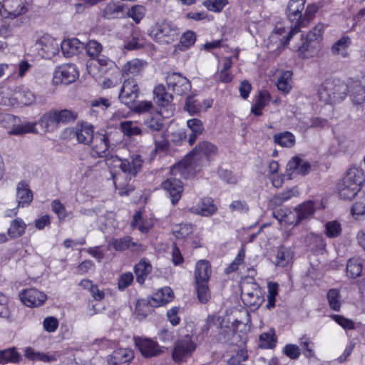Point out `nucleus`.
Here are the masks:
<instances>
[{
  "mask_svg": "<svg viewBox=\"0 0 365 365\" xmlns=\"http://www.w3.org/2000/svg\"><path fill=\"white\" fill-rule=\"evenodd\" d=\"M241 298L245 305L254 309L258 308L264 300L261 291L256 284H252V290H250L243 284L242 286Z\"/></svg>",
  "mask_w": 365,
  "mask_h": 365,
  "instance_id": "nucleus-18",
  "label": "nucleus"
},
{
  "mask_svg": "<svg viewBox=\"0 0 365 365\" xmlns=\"http://www.w3.org/2000/svg\"><path fill=\"white\" fill-rule=\"evenodd\" d=\"M35 47L39 56L50 59L58 53L59 42L50 35L46 34L36 41Z\"/></svg>",
  "mask_w": 365,
  "mask_h": 365,
  "instance_id": "nucleus-11",
  "label": "nucleus"
},
{
  "mask_svg": "<svg viewBox=\"0 0 365 365\" xmlns=\"http://www.w3.org/2000/svg\"><path fill=\"white\" fill-rule=\"evenodd\" d=\"M26 229V224L19 218L14 220L8 229V234L11 238H16L21 236Z\"/></svg>",
  "mask_w": 365,
  "mask_h": 365,
  "instance_id": "nucleus-46",
  "label": "nucleus"
},
{
  "mask_svg": "<svg viewBox=\"0 0 365 365\" xmlns=\"http://www.w3.org/2000/svg\"><path fill=\"white\" fill-rule=\"evenodd\" d=\"M146 9L142 5H134L128 11L127 16L131 18L136 24H139L143 19Z\"/></svg>",
  "mask_w": 365,
  "mask_h": 365,
  "instance_id": "nucleus-50",
  "label": "nucleus"
},
{
  "mask_svg": "<svg viewBox=\"0 0 365 365\" xmlns=\"http://www.w3.org/2000/svg\"><path fill=\"white\" fill-rule=\"evenodd\" d=\"M145 38L140 31L134 30L131 38L125 43V48L128 50L138 49L143 46Z\"/></svg>",
  "mask_w": 365,
  "mask_h": 365,
  "instance_id": "nucleus-44",
  "label": "nucleus"
},
{
  "mask_svg": "<svg viewBox=\"0 0 365 365\" xmlns=\"http://www.w3.org/2000/svg\"><path fill=\"white\" fill-rule=\"evenodd\" d=\"M196 282V292L197 299L200 303H207L210 299V292L207 285L208 282Z\"/></svg>",
  "mask_w": 365,
  "mask_h": 365,
  "instance_id": "nucleus-45",
  "label": "nucleus"
},
{
  "mask_svg": "<svg viewBox=\"0 0 365 365\" xmlns=\"http://www.w3.org/2000/svg\"><path fill=\"white\" fill-rule=\"evenodd\" d=\"M339 292L337 289H330L327 293V299L330 307L334 311H339L341 307Z\"/></svg>",
  "mask_w": 365,
  "mask_h": 365,
  "instance_id": "nucleus-55",
  "label": "nucleus"
},
{
  "mask_svg": "<svg viewBox=\"0 0 365 365\" xmlns=\"http://www.w3.org/2000/svg\"><path fill=\"white\" fill-rule=\"evenodd\" d=\"M260 346L268 349L274 346L275 337L273 331L263 333L259 336Z\"/></svg>",
  "mask_w": 365,
  "mask_h": 365,
  "instance_id": "nucleus-62",
  "label": "nucleus"
},
{
  "mask_svg": "<svg viewBox=\"0 0 365 365\" xmlns=\"http://www.w3.org/2000/svg\"><path fill=\"white\" fill-rule=\"evenodd\" d=\"M302 45L297 47L299 56L302 58H310L314 56L318 51L319 43L318 41L309 38L308 36L302 39Z\"/></svg>",
  "mask_w": 365,
  "mask_h": 365,
  "instance_id": "nucleus-27",
  "label": "nucleus"
},
{
  "mask_svg": "<svg viewBox=\"0 0 365 365\" xmlns=\"http://www.w3.org/2000/svg\"><path fill=\"white\" fill-rule=\"evenodd\" d=\"M123 11V6L113 1L108 3L103 10V16L106 19H114L119 16Z\"/></svg>",
  "mask_w": 365,
  "mask_h": 365,
  "instance_id": "nucleus-40",
  "label": "nucleus"
},
{
  "mask_svg": "<svg viewBox=\"0 0 365 365\" xmlns=\"http://www.w3.org/2000/svg\"><path fill=\"white\" fill-rule=\"evenodd\" d=\"M306 0H290L288 5V16L292 21H295L297 26H301L302 23V12L304 9Z\"/></svg>",
  "mask_w": 365,
  "mask_h": 365,
  "instance_id": "nucleus-26",
  "label": "nucleus"
},
{
  "mask_svg": "<svg viewBox=\"0 0 365 365\" xmlns=\"http://www.w3.org/2000/svg\"><path fill=\"white\" fill-rule=\"evenodd\" d=\"M139 88L135 78H125L118 95L119 101L128 107H132L138 97Z\"/></svg>",
  "mask_w": 365,
  "mask_h": 365,
  "instance_id": "nucleus-9",
  "label": "nucleus"
},
{
  "mask_svg": "<svg viewBox=\"0 0 365 365\" xmlns=\"http://www.w3.org/2000/svg\"><path fill=\"white\" fill-rule=\"evenodd\" d=\"M93 126L87 122L78 123L73 128V133L79 143L89 145L94 134Z\"/></svg>",
  "mask_w": 365,
  "mask_h": 365,
  "instance_id": "nucleus-23",
  "label": "nucleus"
},
{
  "mask_svg": "<svg viewBox=\"0 0 365 365\" xmlns=\"http://www.w3.org/2000/svg\"><path fill=\"white\" fill-rule=\"evenodd\" d=\"M217 147L209 141L199 143L178 165L173 168L172 172L176 175H193L198 172L205 160L217 155Z\"/></svg>",
  "mask_w": 365,
  "mask_h": 365,
  "instance_id": "nucleus-1",
  "label": "nucleus"
},
{
  "mask_svg": "<svg viewBox=\"0 0 365 365\" xmlns=\"http://www.w3.org/2000/svg\"><path fill=\"white\" fill-rule=\"evenodd\" d=\"M28 11V5L22 0H0V14L4 17L16 18Z\"/></svg>",
  "mask_w": 365,
  "mask_h": 365,
  "instance_id": "nucleus-13",
  "label": "nucleus"
},
{
  "mask_svg": "<svg viewBox=\"0 0 365 365\" xmlns=\"http://www.w3.org/2000/svg\"><path fill=\"white\" fill-rule=\"evenodd\" d=\"M134 356V351L131 349H117L108 356L107 364L108 365H129Z\"/></svg>",
  "mask_w": 365,
  "mask_h": 365,
  "instance_id": "nucleus-19",
  "label": "nucleus"
},
{
  "mask_svg": "<svg viewBox=\"0 0 365 365\" xmlns=\"http://www.w3.org/2000/svg\"><path fill=\"white\" fill-rule=\"evenodd\" d=\"M315 208L314 202L309 200L303 202L299 206L295 207V212L297 215V220L294 222L295 225L299 224L302 221L308 219L313 215Z\"/></svg>",
  "mask_w": 365,
  "mask_h": 365,
  "instance_id": "nucleus-35",
  "label": "nucleus"
},
{
  "mask_svg": "<svg viewBox=\"0 0 365 365\" xmlns=\"http://www.w3.org/2000/svg\"><path fill=\"white\" fill-rule=\"evenodd\" d=\"M115 68H116L115 62L105 56H98L87 63L88 71L93 76H97L98 71L104 73Z\"/></svg>",
  "mask_w": 365,
  "mask_h": 365,
  "instance_id": "nucleus-17",
  "label": "nucleus"
},
{
  "mask_svg": "<svg viewBox=\"0 0 365 365\" xmlns=\"http://www.w3.org/2000/svg\"><path fill=\"white\" fill-rule=\"evenodd\" d=\"M292 73L289 71L283 72L277 79V87L279 91L287 93L292 88L291 81H292Z\"/></svg>",
  "mask_w": 365,
  "mask_h": 365,
  "instance_id": "nucleus-43",
  "label": "nucleus"
},
{
  "mask_svg": "<svg viewBox=\"0 0 365 365\" xmlns=\"http://www.w3.org/2000/svg\"><path fill=\"white\" fill-rule=\"evenodd\" d=\"M326 235L329 237H336L341 232V227L339 222L336 220L326 223Z\"/></svg>",
  "mask_w": 365,
  "mask_h": 365,
  "instance_id": "nucleus-61",
  "label": "nucleus"
},
{
  "mask_svg": "<svg viewBox=\"0 0 365 365\" xmlns=\"http://www.w3.org/2000/svg\"><path fill=\"white\" fill-rule=\"evenodd\" d=\"M299 31V26L296 24L289 31L288 36H285L286 29L284 27L276 26L274 31L269 37L270 43L274 42L277 43V48L284 47L291 38Z\"/></svg>",
  "mask_w": 365,
  "mask_h": 365,
  "instance_id": "nucleus-21",
  "label": "nucleus"
},
{
  "mask_svg": "<svg viewBox=\"0 0 365 365\" xmlns=\"http://www.w3.org/2000/svg\"><path fill=\"white\" fill-rule=\"evenodd\" d=\"M297 195H298V192L294 190V189L288 190L275 195L272 201L275 205H280L284 202L289 200L292 196H296Z\"/></svg>",
  "mask_w": 365,
  "mask_h": 365,
  "instance_id": "nucleus-58",
  "label": "nucleus"
},
{
  "mask_svg": "<svg viewBox=\"0 0 365 365\" xmlns=\"http://www.w3.org/2000/svg\"><path fill=\"white\" fill-rule=\"evenodd\" d=\"M196 346L192 336L185 335L175 342L172 351L173 360L178 364L186 361L192 355Z\"/></svg>",
  "mask_w": 365,
  "mask_h": 365,
  "instance_id": "nucleus-8",
  "label": "nucleus"
},
{
  "mask_svg": "<svg viewBox=\"0 0 365 365\" xmlns=\"http://www.w3.org/2000/svg\"><path fill=\"white\" fill-rule=\"evenodd\" d=\"M299 344L303 349V354L307 358H311L314 356V343L308 337L303 336L299 339Z\"/></svg>",
  "mask_w": 365,
  "mask_h": 365,
  "instance_id": "nucleus-54",
  "label": "nucleus"
},
{
  "mask_svg": "<svg viewBox=\"0 0 365 365\" xmlns=\"http://www.w3.org/2000/svg\"><path fill=\"white\" fill-rule=\"evenodd\" d=\"M78 73L73 64H64L58 67L53 73V83L56 84H69L73 82Z\"/></svg>",
  "mask_w": 365,
  "mask_h": 365,
  "instance_id": "nucleus-15",
  "label": "nucleus"
},
{
  "mask_svg": "<svg viewBox=\"0 0 365 365\" xmlns=\"http://www.w3.org/2000/svg\"><path fill=\"white\" fill-rule=\"evenodd\" d=\"M162 186L168 192L172 204L175 205L180 199L183 190L181 181L175 178H170L163 182Z\"/></svg>",
  "mask_w": 365,
  "mask_h": 365,
  "instance_id": "nucleus-25",
  "label": "nucleus"
},
{
  "mask_svg": "<svg viewBox=\"0 0 365 365\" xmlns=\"http://www.w3.org/2000/svg\"><path fill=\"white\" fill-rule=\"evenodd\" d=\"M225 323V322L224 319L215 314L210 315L207 320V325L208 328L216 327L219 329L218 340L223 342L228 341L230 336L234 334V329Z\"/></svg>",
  "mask_w": 365,
  "mask_h": 365,
  "instance_id": "nucleus-16",
  "label": "nucleus"
},
{
  "mask_svg": "<svg viewBox=\"0 0 365 365\" xmlns=\"http://www.w3.org/2000/svg\"><path fill=\"white\" fill-rule=\"evenodd\" d=\"M227 3V0H205L202 4L210 11L220 12Z\"/></svg>",
  "mask_w": 365,
  "mask_h": 365,
  "instance_id": "nucleus-59",
  "label": "nucleus"
},
{
  "mask_svg": "<svg viewBox=\"0 0 365 365\" xmlns=\"http://www.w3.org/2000/svg\"><path fill=\"white\" fill-rule=\"evenodd\" d=\"M11 88L0 89V108H9L12 107Z\"/></svg>",
  "mask_w": 365,
  "mask_h": 365,
  "instance_id": "nucleus-60",
  "label": "nucleus"
},
{
  "mask_svg": "<svg viewBox=\"0 0 365 365\" xmlns=\"http://www.w3.org/2000/svg\"><path fill=\"white\" fill-rule=\"evenodd\" d=\"M348 91L354 104L361 105L365 101V89L361 82L352 81L348 86Z\"/></svg>",
  "mask_w": 365,
  "mask_h": 365,
  "instance_id": "nucleus-32",
  "label": "nucleus"
},
{
  "mask_svg": "<svg viewBox=\"0 0 365 365\" xmlns=\"http://www.w3.org/2000/svg\"><path fill=\"white\" fill-rule=\"evenodd\" d=\"M192 210L202 216H210L216 212L217 207L211 198L205 197L200 201L197 207H192Z\"/></svg>",
  "mask_w": 365,
  "mask_h": 365,
  "instance_id": "nucleus-37",
  "label": "nucleus"
},
{
  "mask_svg": "<svg viewBox=\"0 0 365 365\" xmlns=\"http://www.w3.org/2000/svg\"><path fill=\"white\" fill-rule=\"evenodd\" d=\"M16 190L18 205L24 207V205H29L33 200V194L28 184L24 181H21L18 183Z\"/></svg>",
  "mask_w": 365,
  "mask_h": 365,
  "instance_id": "nucleus-31",
  "label": "nucleus"
},
{
  "mask_svg": "<svg viewBox=\"0 0 365 365\" xmlns=\"http://www.w3.org/2000/svg\"><path fill=\"white\" fill-rule=\"evenodd\" d=\"M202 106L195 99L193 96H190L186 98L184 109L190 115H196L201 110Z\"/></svg>",
  "mask_w": 365,
  "mask_h": 365,
  "instance_id": "nucleus-53",
  "label": "nucleus"
},
{
  "mask_svg": "<svg viewBox=\"0 0 365 365\" xmlns=\"http://www.w3.org/2000/svg\"><path fill=\"white\" fill-rule=\"evenodd\" d=\"M35 99L36 97L34 94L31 91L24 87H16L12 89V107L15 106H29L35 101Z\"/></svg>",
  "mask_w": 365,
  "mask_h": 365,
  "instance_id": "nucleus-22",
  "label": "nucleus"
},
{
  "mask_svg": "<svg viewBox=\"0 0 365 365\" xmlns=\"http://www.w3.org/2000/svg\"><path fill=\"white\" fill-rule=\"evenodd\" d=\"M364 181V173L361 169L351 168L339 183V195L344 200L353 199L361 189Z\"/></svg>",
  "mask_w": 365,
  "mask_h": 365,
  "instance_id": "nucleus-4",
  "label": "nucleus"
},
{
  "mask_svg": "<svg viewBox=\"0 0 365 365\" xmlns=\"http://www.w3.org/2000/svg\"><path fill=\"white\" fill-rule=\"evenodd\" d=\"M153 93L156 103L160 106H165L168 105L173 98V95L168 93L165 87L162 84H160L155 88Z\"/></svg>",
  "mask_w": 365,
  "mask_h": 365,
  "instance_id": "nucleus-38",
  "label": "nucleus"
},
{
  "mask_svg": "<svg viewBox=\"0 0 365 365\" xmlns=\"http://www.w3.org/2000/svg\"><path fill=\"white\" fill-rule=\"evenodd\" d=\"M292 251L284 246L279 247L276 255V265L279 267H286L292 258Z\"/></svg>",
  "mask_w": 365,
  "mask_h": 365,
  "instance_id": "nucleus-42",
  "label": "nucleus"
},
{
  "mask_svg": "<svg viewBox=\"0 0 365 365\" xmlns=\"http://www.w3.org/2000/svg\"><path fill=\"white\" fill-rule=\"evenodd\" d=\"M152 266L149 262L141 260L135 266L136 280L140 284H143L148 274L151 272Z\"/></svg>",
  "mask_w": 365,
  "mask_h": 365,
  "instance_id": "nucleus-39",
  "label": "nucleus"
},
{
  "mask_svg": "<svg viewBox=\"0 0 365 365\" xmlns=\"http://www.w3.org/2000/svg\"><path fill=\"white\" fill-rule=\"evenodd\" d=\"M287 171H292L296 174L304 175L311 170V165L298 156L292 158L287 165Z\"/></svg>",
  "mask_w": 365,
  "mask_h": 365,
  "instance_id": "nucleus-30",
  "label": "nucleus"
},
{
  "mask_svg": "<svg viewBox=\"0 0 365 365\" xmlns=\"http://www.w3.org/2000/svg\"><path fill=\"white\" fill-rule=\"evenodd\" d=\"M180 29L173 21L166 19H158L148 29V35L156 43L168 44L178 39Z\"/></svg>",
  "mask_w": 365,
  "mask_h": 365,
  "instance_id": "nucleus-3",
  "label": "nucleus"
},
{
  "mask_svg": "<svg viewBox=\"0 0 365 365\" xmlns=\"http://www.w3.org/2000/svg\"><path fill=\"white\" fill-rule=\"evenodd\" d=\"M226 356H229L227 359V364L228 365L240 364L242 361H245L248 358L247 351L244 348L237 346H233L232 351H227Z\"/></svg>",
  "mask_w": 365,
  "mask_h": 365,
  "instance_id": "nucleus-36",
  "label": "nucleus"
},
{
  "mask_svg": "<svg viewBox=\"0 0 365 365\" xmlns=\"http://www.w3.org/2000/svg\"><path fill=\"white\" fill-rule=\"evenodd\" d=\"M25 355L28 359L31 360H36L46 363L56 361L59 357V354L56 351L44 353L36 351L32 348H27L25 351Z\"/></svg>",
  "mask_w": 365,
  "mask_h": 365,
  "instance_id": "nucleus-29",
  "label": "nucleus"
},
{
  "mask_svg": "<svg viewBox=\"0 0 365 365\" xmlns=\"http://www.w3.org/2000/svg\"><path fill=\"white\" fill-rule=\"evenodd\" d=\"M282 352L292 360L297 359L301 354L299 346L293 344H287L284 347Z\"/></svg>",
  "mask_w": 365,
  "mask_h": 365,
  "instance_id": "nucleus-63",
  "label": "nucleus"
},
{
  "mask_svg": "<svg viewBox=\"0 0 365 365\" xmlns=\"http://www.w3.org/2000/svg\"><path fill=\"white\" fill-rule=\"evenodd\" d=\"M120 129L124 135L128 137L141 135L142 133L141 129L136 125V123L130 120L121 122L120 123Z\"/></svg>",
  "mask_w": 365,
  "mask_h": 365,
  "instance_id": "nucleus-47",
  "label": "nucleus"
},
{
  "mask_svg": "<svg viewBox=\"0 0 365 365\" xmlns=\"http://www.w3.org/2000/svg\"><path fill=\"white\" fill-rule=\"evenodd\" d=\"M362 271V265L359 259H350L346 264V274L354 278L359 276Z\"/></svg>",
  "mask_w": 365,
  "mask_h": 365,
  "instance_id": "nucleus-48",
  "label": "nucleus"
},
{
  "mask_svg": "<svg viewBox=\"0 0 365 365\" xmlns=\"http://www.w3.org/2000/svg\"><path fill=\"white\" fill-rule=\"evenodd\" d=\"M61 51L65 56L70 57L77 54L84 48V44L78 39L73 38L64 40L61 43Z\"/></svg>",
  "mask_w": 365,
  "mask_h": 365,
  "instance_id": "nucleus-34",
  "label": "nucleus"
},
{
  "mask_svg": "<svg viewBox=\"0 0 365 365\" xmlns=\"http://www.w3.org/2000/svg\"><path fill=\"white\" fill-rule=\"evenodd\" d=\"M113 246L116 250L123 251L126 249H130L136 246V244L132 241L131 237H125L115 240L113 242Z\"/></svg>",
  "mask_w": 365,
  "mask_h": 365,
  "instance_id": "nucleus-56",
  "label": "nucleus"
},
{
  "mask_svg": "<svg viewBox=\"0 0 365 365\" xmlns=\"http://www.w3.org/2000/svg\"><path fill=\"white\" fill-rule=\"evenodd\" d=\"M76 118L77 113L70 110L52 109L41 117L38 123L44 131L53 132L58 129L59 125L74 121Z\"/></svg>",
  "mask_w": 365,
  "mask_h": 365,
  "instance_id": "nucleus-5",
  "label": "nucleus"
},
{
  "mask_svg": "<svg viewBox=\"0 0 365 365\" xmlns=\"http://www.w3.org/2000/svg\"><path fill=\"white\" fill-rule=\"evenodd\" d=\"M143 163V160L138 154L133 155L129 158L122 159L120 166L122 173L113 175L114 185L120 196L128 195L134 190L135 186L130 182L140 172Z\"/></svg>",
  "mask_w": 365,
  "mask_h": 365,
  "instance_id": "nucleus-2",
  "label": "nucleus"
},
{
  "mask_svg": "<svg viewBox=\"0 0 365 365\" xmlns=\"http://www.w3.org/2000/svg\"><path fill=\"white\" fill-rule=\"evenodd\" d=\"M166 83L168 89L178 96H184L191 89L190 81L180 73H168L166 76Z\"/></svg>",
  "mask_w": 365,
  "mask_h": 365,
  "instance_id": "nucleus-12",
  "label": "nucleus"
},
{
  "mask_svg": "<svg viewBox=\"0 0 365 365\" xmlns=\"http://www.w3.org/2000/svg\"><path fill=\"white\" fill-rule=\"evenodd\" d=\"M135 345L138 346L141 354L145 358L154 357L163 352L158 344L150 339H136Z\"/></svg>",
  "mask_w": 365,
  "mask_h": 365,
  "instance_id": "nucleus-20",
  "label": "nucleus"
},
{
  "mask_svg": "<svg viewBox=\"0 0 365 365\" xmlns=\"http://www.w3.org/2000/svg\"><path fill=\"white\" fill-rule=\"evenodd\" d=\"M145 67V63L142 61L134 58L123 65L121 69L122 77L135 78H140L142 76Z\"/></svg>",
  "mask_w": 365,
  "mask_h": 365,
  "instance_id": "nucleus-24",
  "label": "nucleus"
},
{
  "mask_svg": "<svg viewBox=\"0 0 365 365\" xmlns=\"http://www.w3.org/2000/svg\"><path fill=\"white\" fill-rule=\"evenodd\" d=\"M144 123L151 131H160L163 128V119L159 114L146 119Z\"/></svg>",
  "mask_w": 365,
  "mask_h": 365,
  "instance_id": "nucleus-51",
  "label": "nucleus"
},
{
  "mask_svg": "<svg viewBox=\"0 0 365 365\" xmlns=\"http://www.w3.org/2000/svg\"><path fill=\"white\" fill-rule=\"evenodd\" d=\"M274 141L282 147L291 148L294 145L295 137L292 133L285 131L275 135Z\"/></svg>",
  "mask_w": 365,
  "mask_h": 365,
  "instance_id": "nucleus-41",
  "label": "nucleus"
},
{
  "mask_svg": "<svg viewBox=\"0 0 365 365\" xmlns=\"http://www.w3.org/2000/svg\"><path fill=\"white\" fill-rule=\"evenodd\" d=\"M351 44V38L348 36H343L332 45L331 52L334 56L343 58H348L349 56L348 48Z\"/></svg>",
  "mask_w": 365,
  "mask_h": 365,
  "instance_id": "nucleus-28",
  "label": "nucleus"
},
{
  "mask_svg": "<svg viewBox=\"0 0 365 365\" xmlns=\"http://www.w3.org/2000/svg\"><path fill=\"white\" fill-rule=\"evenodd\" d=\"M19 357V354L14 349L3 350L0 351V364L17 362Z\"/></svg>",
  "mask_w": 365,
  "mask_h": 365,
  "instance_id": "nucleus-52",
  "label": "nucleus"
},
{
  "mask_svg": "<svg viewBox=\"0 0 365 365\" xmlns=\"http://www.w3.org/2000/svg\"><path fill=\"white\" fill-rule=\"evenodd\" d=\"M347 91L348 86L340 80L327 79L319 90V97L325 103H335L344 100Z\"/></svg>",
  "mask_w": 365,
  "mask_h": 365,
  "instance_id": "nucleus-6",
  "label": "nucleus"
},
{
  "mask_svg": "<svg viewBox=\"0 0 365 365\" xmlns=\"http://www.w3.org/2000/svg\"><path fill=\"white\" fill-rule=\"evenodd\" d=\"M113 135L112 133H96L91 143V155L96 158H103L106 156V154L109 153L108 149L110 146V141Z\"/></svg>",
  "mask_w": 365,
  "mask_h": 365,
  "instance_id": "nucleus-10",
  "label": "nucleus"
},
{
  "mask_svg": "<svg viewBox=\"0 0 365 365\" xmlns=\"http://www.w3.org/2000/svg\"><path fill=\"white\" fill-rule=\"evenodd\" d=\"M21 302L29 307H37L44 304L47 297L46 295L34 288L27 289L19 293Z\"/></svg>",
  "mask_w": 365,
  "mask_h": 365,
  "instance_id": "nucleus-14",
  "label": "nucleus"
},
{
  "mask_svg": "<svg viewBox=\"0 0 365 365\" xmlns=\"http://www.w3.org/2000/svg\"><path fill=\"white\" fill-rule=\"evenodd\" d=\"M212 273L211 266L207 260H199L195 265V281L208 282Z\"/></svg>",
  "mask_w": 365,
  "mask_h": 365,
  "instance_id": "nucleus-33",
  "label": "nucleus"
},
{
  "mask_svg": "<svg viewBox=\"0 0 365 365\" xmlns=\"http://www.w3.org/2000/svg\"><path fill=\"white\" fill-rule=\"evenodd\" d=\"M131 226L134 229H138L142 233H146L149 231L151 225L149 222H145L143 220L142 213L141 212L139 211L137 212L133 216V220L131 222Z\"/></svg>",
  "mask_w": 365,
  "mask_h": 365,
  "instance_id": "nucleus-49",
  "label": "nucleus"
},
{
  "mask_svg": "<svg viewBox=\"0 0 365 365\" xmlns=\"http://www.w3.org/2000/svg\"><path fill=\"white\" fill-rule=\"evenodd\" d=\"M173 298V292L170 287L162 288L152 295L148 303L138 304L136 307V313L142 317H145L148 313L143 312L142 308H145L146 312H150L151 307L163 306L170 302Z\"/></svg>",
  "mask_w": 365,
  "mask_h": 365,
  "instance_id": "nucleus-7",
  "label": "nucleus"
},
{
  "mask_svg": "<svg viewBox=\"0 0 365 365\" xmlns=\"http://www.w3.org/2000/svg\"><path fill=\"white\" fill-rule=\"evenodd\" d=\"M36 123H26L25 124L14 126L10 131L11 134L21 135L29 133H34L36 130Z\"/></svg>",
  "mask_w": 365,
  "mask_h": 365,
  "instance_id": "nucleus-57",
  "label": "nucleus"
},
{
  "mask_svg": "<svg viewBox=\"0 0 365 365\" xmlns=\"http://www.w3.org/2000/svg\"><path fill=\"white\" fill-rule=\"evenodd\" d=\"M86 49L89 56L92 58L98 57L102 50V46L98 41L92 40L88 42Z\"/></svg>",
  "mask_w": 365,
  "mask_h": 365,
  "instance_id": "nucleus-64",
  "label": "nucleus"
}]
</instances>
